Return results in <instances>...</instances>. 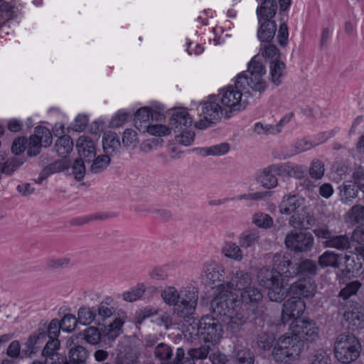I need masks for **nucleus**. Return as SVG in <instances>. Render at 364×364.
I'll list each match as a JSON object with an SVG mask.
<instances>
[{"instance_id":"1","label":"nucleus","mask_w":364,"mask_h":364,"mask_svg":"<svg viewBox=\"0 0 364 364\" xmlns=\"http://www.w3.org/2000/svg\"><path fill=\"white\" fill-rule=\"evenodd\" d=\"M305 348V342L291 333L279 336L274 343L271 355L275 362L289 364L296 360Z\"/></svg>"},{"instance_id":"2","label":"nucleus","mask_w":364,"mask_h":364,"mask_svg":"<svg viewBox=\"0 0 364 364\" xmlns=\"http://www.w3.org/2000/svg\"><path fill=\"white\" fill-rule=\"evenodd\" d=\"M265 73V67L256 60L255 56L250 62L247 70L237 75V85L245 90L251 88L253 91L261 93L266 89V82L263 79Z\"/></svg>"},{"instance_id":"3","label":"nucleus","mask_w":364,"mask_h":364,"mask_svg":"<svg viewBox=\"0 0 364 364\" xmlns=\"http://www.w3.org/2000/svg\"><path fill=\"white\" fill-rule=\"evenodd\" d=\"M361 344L357 337L349 333L339 334L334 343L336 359L345 364L355 361L360 355Z\"/></svg>"},{"instance_id":"4","label":"nucleus","mask_w":364,"mask_h":364,"mask_svg":"<svg viewBox=\"0 0 364 364\" xmlns=\"http://www.w3.org/2000/svg\"><path fill=\"white\" fill-rule=\"evenodd\" d=\"M257 280L260 285L269 289L267 295L271 301L280 302L287 296V290L277 270L263 267L257 274Z\"/></svg>"},{"instance_id":"5","label":"nucleus","mask_w":364,"mask_h":364,"mask_svg":"<svg viewBox=\"0 0 364 364\" xmlns=\"http://www.w3.org/2000/svg\"><path fill=\"white\" fill-rule=\"evenodd\" d=\"M240 301L237 296L227 289H220L218 285L215 291V296L211 301L210 306L213 313L219 316H226L240 310Z\"/></svg>"},{"instance_id":"6","label":"nucleus","mask_w":364,"mask_h":364,"mask_svg":"<svg viewBox=\"0 0 364 364\" xmlns=\"http://www.w3.org/2000/svg\"><path fill=\"white\" fill-rule=\"evenodd\" d=\"M250 95L249 90L238 87L237 80L233 85H228L221 90L220 102L230 112H240L246 108Z\"/></svg>"},{"instance_id":"7","label":"nucleus","mask_w":364,"mask_h":364,"mask_svg":"<svg viewBox=\"0 0 364 364\" xmlns=\"http://www.w3.org/2000/svg\"><path fill=\"white\" fill-rule=\"evenodd\" d=\"M196 326V329L193 326V331L191 334L199 336L207 343H216L222 337V326L216 318L209 316H204Z\"/></svg>"},{"instance_id":"8","label":"nucleus","mask_w":364,"mask_h":364,"mask_svg":"<svg viewBox=\"0 0 364 364\" xmlns=\"http://www.w3.org/2000/svg\"><path fill=\"white\" fill-rule=\"evenodd\" d=\"M198 293L193 286L182 287L180 290V299L174 313L181 317L189 316L196 311L198 304Z\"/></svg>"},{"instance_id":"9","label":"nucleus","mask_w":364,"mask_h":364,"mask_svg":"<svg viewBox=\"0 0 364 364\" xmlns=\"http://www.w3.org/2000/svg\"><path fill=\"white\" fill-rule=\"evenodd\" d=\"M227 280L220 284V289H227L232 290H237L240 293L252 284L253 279L252 274L245 269L235 267L227 276Z\"/></svg>"},{"instance_id":"10","label":"nucleus","mask_w":364,"mask_h":364,"mask_svg":"<svg viewBox=\"0 0 364 364\" xmlns=\"http://www.w3.org/2000/svg\"><path fill=\"white\" fill-rule=\"evenodd\" d=\"M291 333L304 341L314 342L319 337V329L316 323L309 318H299L290 324Z\"/></svg>"},{"instance_id":"11","label":"nucleus","mask_w":364,"mask_h":364,"mask_svg":"<svg viewBox=\"0 0 364 364\" xmlns=\"http://www.w3.org/2000/svg\"><path fill=\"white\" fill-rule=\"evenodd\" d=\"M284 243L289 250L294 252H306L313 247L314 237L309 232H291L286 235Z\"/></svg>"},{"instance_id":"12","label":"nucleus","mask_w":364,"mask_h":364,"mask_svg":"<svg viewBox=\"0 0 364 364\" xmlns=\"http://www.w3.org/2000/svg\"><path fill=\"white\" fill-rule=\"evenodd\" d=\"M306 309L305 302L299 296H292L283 304L282 312V323L285 325L290 320L300 318Z\"/></svg>"},{"instance_id":"13","label":"nucleus","mask_w":364,"mask_h":364,"mask_svg":"<svg viewBox=\"0 0 364 364\" xmlns=\"http://www.w3.org/2000/svg\"><path fill=\"white\" fill-rule=\"evenodd\" d=\"M344 326L349 331L364 328V308L358 303L353 304L343 313Z\"/></svg>"},{"instance_id":"14","label":"nucleus","mask_w":364,"mask_h":364,"mask_svg":"<svg viewBox=\"0 0 364 364\" xmlns=\"http://www.w3.org/2000/svg\"><path fill=\"white\" fill-rule=\"evenodd\" d=\"M117 351L115 364H136L139 350L129 340L121 341L118 345Z\"/></svg>"},{"instance_id":"15","label":"nucleus","mask_w":364,"mask_h":364,"mask_svg":"<svg viewBox=\"0 0 364 364\" xmlns=\"http://www.w3.org/2000/svg\"><path fill=\"white\" fill-rule=\"evenodd\" d=\"M202 113L204 120L196 123V126L198 129H204L208 127L209 124L215 123L219 120L223 115V109L218 103L206 102L203 105Z\"/></svg>"},{"instance_id":"16","label":"nucleus","mask_w":364,"mask_h":364,"mask_svg":"<svg viewBox=\"0 0 364 364\" xmlns=\"http://www.w3.org/2000/svg\"><path fill=\"white\" fill-rule=\"evenodd\" d=\"M183 355H185L184 350L178 348L176 356L173 357L171 347L164 343L158 344L154 349V356L161 364H176Z\"/></svg>"},{"instance_id":"17","label":"nucleus","mask_w":364,"mask_h":364,"mask_svg":"<svg viewBox=\"0 0 364 364\" xmlns=\"http://www.w3.org/2000/svg\"><path fill=\"white\" fill-rule=\"evenodd\" d=\"M343 261L346 264V269L348 272H353L351 264L349 262H354L353 258L350 255H343L335 253L333 251H326L318 257V263L322 267H339L340 263Z\"/></svg>"},{"instance_id":"18","label":"nucleus","mask_w":364,"mask_h":364,"mask_svg":"<svg viewBox=\"0 0 364 364\" xmlns=\"http://www.w3.org/2000/svg\"><path fill=\"white\" fill-rule=\"evenodd\" d=\"M173 111L169 126L175 132L182 131L191 126L192 118L185 108H174Z\"/></svg>"},{"instance_id":"19","label":"nucleus","mask_w":364,"mask_h":364,"mask_svg":"<svg viewBox=\"0 0 364 364\" xmlns=\"http://www.w3.org/2000/svg\"><path fill=\"white\" fill-rule=\"evenodd\" d=\"M273 264L277 267V272H279L281 276L285 277H293L297 275V269L296 264L291 262V255L284 254L283 255L276 254L272 259Z\"/></svg>"},{"instance_id":"20","label":"nucleus","mask_w":364,"mask_h":364,"mask_svg":"<svg viewBox=\"0 0 364 364\" xmlns=\"http://www.w3.org/2000/svg\"><path fill=\"white\" fill-rule=\"evenodd\" d=\"M304 203V199L297 195H289L283 197L279 206L282 214L290 215L292 213L300 211L299 209Z\"/></svg>"},{"instance_id":"21","label":"nucleus","mask_w":364,"mask_h":364,"mask_svg":"<svg viewBox=\"0 0 364 364\" xmlns=\"http://www.w3.org/2000/svg\"><path fill=\"white\" fill-rule=\"evenodd\" d=\"M316 290V284L310 279H299L291 284L289 291L294 294L309 298L314 295Z\"/></svg>"},{"instance_id":"22","label":"nucleus","mask_w":364,"mask_h":364,"mask_svg":"<svg viewBox=\"0 0 364 364\" xmlns=\"http://www.w3.org/2000/svg\"><path fill=\"white\" fill-rule=\"evenodd\" d=\"M206 283L213 284L216 282H225V268L218 263H210L205 266L203 269Z\"/></svg>"},{"instance_id":"23","label":"nucleus","mask_w":364,"mask_h":364,"mask_svg":"<svg viewBox=\"0 0 364 364\" xmlns=\"http://www.w3.org/2000/svg\"><path fill=\"white\" fill-rule=\"evenodd\" d=\"M77 149L80 157L90 161L95 156V146L94 141L88 136H81L77 141Z\"/></svg>"},{"instance_id":"24","label":"nucleus","mask_w":364,"mask_h":364,"mask_svg":"<svg viewBox=\"0 0 364 364\" xmlns=\"http://www.w3.org/2000/svg\"><path fill=\"white\" fill-rule=\"evenodd\" d=\"M102 146L105 153L109 156L119 152L121 149V142L118 135L112 132L105 133Z\"/></svg>"},{"instance_id":"25","label":"nucleus","mask_w":364,"mask_h":364,"mask_svg":"<svg viewBox=\"0 0 364 364\" xmlns=\"http://www.w3.org/2000/svg\"><path fill=\"white\" fill-rule=\"evenodd\" d=\"M61 329V325L60 321L57 318L51 320L49 325L46 328V331L44 330H39V333L37 336L31 337L30 343H33V339H36V342L40 340L44 339L46 336L49 339H58Z\"/></svg>"},{"instance_id":"26","label":"nucleus","mask_w":364,"mask_h":364,"mask_svg":"<svg viewBox=\"0 0 364 364\" xmlns=\"http://www.w3.org/2000/svg\"><path fill=\"white\" fill-rule=\"evenodd\" d=\"M255 179L262 187L267 189L273 188L278 183L277 177L269 166L260 170L257 173Z\"/></svg>"},{"instance_id":"27","label":"nucleus","mask_w":364,"mask_h":364,"mask_svg":"<svg viewBox=\"0 0 364 364\" xmlns=\"http://www.w3.org/2000/svg\"><path fill=\"white\" fill-rule=\"evenodd\" d=\"M70 165V162L66 159H63L58 161H56L46 167H45L40 173V176L36 181L38 183H41L44 179H46L50 174L60 172L68 168H69Z\"/></svg>"},{"instance_id":"28","label":"nucleus","mask_w":364,"mask_h":364,"mask_svg":"<svg viewBox=\"0 0 364 364\" xmlns=\"http://www.w3.org/2000/svg\"><path fill=\"white\" fill-rule=\"evenodd\" d=\"M260 26L257 32L258 38L262 42H269L274 38L277 24L274 21L267 20L259 22Z\"/></svg>"},{"instance_id":"29","label":"nucleus","mask_w":364,"mask_h":364,"mask_svg":"<svg viewBox=\"0 0 364 364\" xmlns=\"http://www.w3.org/2000/svg\"><path fill=\"white\" fill-rule=\"evenodd\" d=\"M150 119H151V109L146 107L139 109L134 114V126L139 131L144 132L150 126Z\"/></svg>"},{"instance_id":"30","label":"nucleus","mask_w":364,"mask_h":364,"mask_svg":"<svg viewBox=\"0 0 364 364\" xmlns=\"http://www.w3.org/2000/svg\"><path fill=\"white\" fill-rule=\"evenodd\" d=\"M260 239L259 232L256 229L244 231L238 238V243L242 248H250L259 243Z\"/></svg>"},{"instance_id":"31","label":"nucleus","mask_w":364,"mask_h":364,"mask_svg":"<svg viewBox=\"0 0 364 364\" xmlns=\"http://www.w3.org/2000/svg\"><path fill=\"white\" fill-rule=\"evenodd\" d=\"M89 352L82 346H75L69 351V360L64 361L65 364H85Z\"/></svg>"},{"instance_id":"32","label":"nucleus","mask_w":364,"mask_h":364,"mask_svg":"<svg viewBox=\"0 0 364 364\" xmlns=\"http://www.w3.org/2000/svg\"><path fill=\"white\" fill-rule=\"evenodd\" d=\"M263 294L259 289L250 285L240 293V302L245 304H255L262 300Z\"/></svg>"},{"instance_id":"33","label":"nucleus","mask_w":364,"mask_h":364,"mask_svg":"<svg viewBox=\"0 0 364 364\" xmlns=\"http://www.w3.org/2000/svg\"><path fill=\"white\" fill-rule=\"evenodd\" d=\"M225 317L228 319L226 321L227 330L232 333L239 332L247 321V317L240 312V310Z\"/></svg>"},{"instance_id":"34","label":"nucleus","mask_w":364,"mask_h":364,"mask_svg":"<svg viewBox=\"0 0 364 364\" xmlns=\"http://www.w3.org/2000/svg\"><path fill=\"white\" fill-rule=\"evenodd\" d=\"M97 326H105L107 318L111 317L115 309L107 302H101L95 309Z\"/></svg>"},{"instance_id":"35","label":"nucleus","mask_w":364,"mask_h":364,"mask_svg":"<svg viewBox=\"0 0 364 364\" xmlns=\"http://www.w3.org/2000/svg\"><path fill=\"white\" fill-rule=\"evenodd\" d=\"M124 321L119 317L115 318L112 322L108 325L105 323L104 329L105 336L109 340H114L121 333H122V327Z\"/></svg>"},{"instance_id":"36","label":"nucleus","mask_w":364,"mask_h":364,"mask_svg":"<svg viewBox=\"0 0 364 364\" xmlns=\"http://www.w3.org/2000/svg\"><path fill=\"white\" fill-rule=\"evenodd\" d=\"M304 210L292 213L289 220V225L295 229L307 228L312 220L309 216H305Z\"/></svg>"},{"instance_id":"37","label":"nucleus","mask_w":364,"mask_h":364,"mask_svg":"<svg viewBox=\"0 0 364 364\" xmlns=\"http://www.w3.org/2000/svg\"><path fill=\"white\" fill-rule=\"evenodd\" d=\"M222 253L225 257L240 262L243 259V252L240 245L232 242H226L222 248Z\"/></svg>"},{"instance_id":"38","label":"nucleus","mask_w":364,"mask_h":364,"mask_svg":"<svg viewBox=\"0 0 364 364\" xmlns=\"http://www.w3.org/2000/svg\"><path fill=\"white\" fill-rule=\"evenodd\" d=\"M73 142L68 135H63L59 137L55 144L57 154L63 159L73 150Z\"/></svg>"},{"instance_id":"39","label":"nucleus","mask_w":364,"mask_h":364,"mask_svg":"<svg viewBox=\"0 0 364 364\" xmlns=\"http://www.w3.org/2000/svg\"><path fill=\"white\" fill-rule=\"evenodd\" d=\"M314 146V145L312 144V142L309 140L305 139H299L294 142L291 150L287 151V153L283 155L282 159H286L294 155L308 151L313 148ZM280 159H282V157H280Z\"/></svg>"},{"instance_id":"40","label":"nucleus","mask_w":364,"mask_h":364,"mask_svg":"<svg viewBox=\"0 0 364 364\" xmlns=\"http://www.w3.org/2000/svg\"><path fill=\"white\" fill-rule=\"evenodd\" d=\"M78 322L82 325L87 326L92 323L97 325L95 309L87 306H82L77 312Z\"/></svg>"},{"instance_id":"41","label":"nucleus","mask_w":364,"mask_h":364,"mask_svg":"<svg viewBox=\"0 0 364 364\" xmlns=\"http://www.w3.org/2000/svg\"><path fill=\"white\" fill-rule=\"evenodd\" d=\"M285 64L281 60H272L270 65V74L272 82L276 85L282 83V77L284 76Z\"/></svg>"},{"instance_id":"42","label":"nucleus","mask_w":364,"mask_h":364,"mask_svg":"<svg viewBox=\"0 0 364 364\" xmlns=\"http://www.w3.org/2000/svg\"><path fill=\"white\" fill-rule=\"evenodd\" d=\"M277 339L273 333L263 331L257 337V346L264 351L272 350Z\"/></svg>"},{"instance_id":"43","label":"nucleus","mask_w":364,"mask_h":364,"mask_svg":"<svg viewBox=\"0 0 364 364\" xmlns=\"http://www.w3.org/2000/svg\"><path fill=\"white\" fill-rule=\"evenodd\" d=\"M326 247L336 248L338 250H346L350 247V240L346 235H335L333 234L331 238L323 242Z\"/></svg>"},{"instance_id":"44","label":"nucleus","mask_w":364,"mask_h":364,"mask_svg":"<svg viewBox=\"0 0 364 364\" xmlns=\"http://www.w3.org/2000/svg\"><path fill=\"white\" fill-rule=\"evenodd\" d=\"M161 296L166 304L177 307L180 299V291H178L174 287H166L161 291Z\"/></svg>"},{"instance_id":"45","label":"nucleus","mask_w":364,"mask_h":364,"mask_svg":"<svg viewBox=\"0 0 364 364\" xmlns=\"http://www.w3.org/2000/svg\"><path fill=\"white\" fill-rule=\"evenodd\" d=\"M357 194L358 188H356L355 183L350 181L344 183L341 186V200L345 203H347L348 202L350 201L353 198H356Z\"/></svg>"},{"instance_id":"46","label":"nucleus","mask_w":364,"mask_h":364,"mask_svg":"<svg viewBox=\"0 0 364 364\" xmlns=\"http://www.w3.org/2000/svg\"><path fill=\"white\" fill-rule=\"evenodd\" d=\"M296 268L297 269V274L301 273L314 276L318 272L316 262L309 259H306L299 264L296 263Z\"/></svg>"},{"instance_id":"47","label":"nucleus","mask_w":364,"mask_h":364,"mask_svg":"<svg viewBox=\"0 0 364 364\" xmlns=\"http://www.w3.org/2000/svg\"><path fill=\"white\" fill-rule=\"evenodd\" d=\"M23 163V160L13 157L9 159L3 164L0 163V168L1 169L2 173L9 176L16 171Z\"/></svg>"},{"instance_id":"48","label":"nucleus","mask_w":364,"mask_h":364,"mask_svg":"<svg viewBox=\"0 0 364 364\" xmlns=\"http://www.w3.org/2000/svg\"><path fill=\"white\" fill-rule=\"evenodd\" d=\"M146 291L144 284H139L128 291H125L122 294V298L128 302H133L141 299Z\"/></svg>"},{"instance_id":"49","label":"nucleus","mask_w":364,"mask_h":364,"mask_svg":"<svg viewBox=\"0 0 364 364\" xmlns=\"http://www.w3.org/2000/svg\"><path fill=\"white\" fill-rule=\"evenodd\" d=\"M16 17V9L7 2L0 1V18L3 24Z\"/></svg>"},{"instance_id":"50","label":"nucleus","mask_w":364,"mask_h":364,"mask_svg":"<svg viewBox=\"0 0 364 364\" xmlns=\"http://www.w3.org/2000/svg\"><path fill=\"white\" fill-rule=\"evenodd\" d=\"M230 151V144L226 142L203 149V154L205 156H222Z\"/></svg>"},{"instance_id":"51","label":"nucleus","mask_w":364,"mask_h":364,"mask_svg":"<svg viewBox=\"0 0 364 364\" xmlns=\"http://www.w3.org/2000/svg\"><path fill=\"white\" fill-rule=\"evenodd\" d=\"M284 122L281 119L279 123L276 126L270 124H263L261 122H257L255 124L254 131L258 134H275L281 132V124Z\"/></svg>"},{"instance_id":"52","label":"nucleus","mask_w":364,"mask_h":364,"mask_svg":"<svg viewBox=\"0 0 364 364\" xmlns=\"http://www.w3.org/2000/svg\"><path fill=\"white\" fill-rule=\"evenodd\" d=\"M252 223L259 228L267 229L272 226L273 220L267 213H257L252 217Z\"/></svg>"},{"instance_id":"53","label":"nucleus","mask_w":364,"mask_h":364,"mask_svg":"<svg viewBox=\"0 0 364 364\" xmlns=\"http://www.w3.org/2000/svg\"><path fill=\"white\" fill-rule=\"evenodd\" d=\"M34 134L38 138L40 143L43 146H49L53 141L52 134L50 130L44 127H37L35 128Z\"/></svg>"},{"instance_id":"54","label":"nucleus","mask_w":364,"mask_h":364,"mask_svg":"<svg viewBox=\"0 0 364 364\" xmlns=\"http://www.w3.org/2000/svg\"><path fill=\"white\" fill-rule=\"evenodd\" d=\"M210 350L209 343L198 347L190 348L188 350V355L193 360H203L207 358Z\"/></svg>"},{"instance_id":"55","label":"nucleus","mask_w":364,"mask_h":364,"mask_svg":"<svg viewBox=\"0 0 364 364\" xmlns=\"http://www.w3.org/2000/svg\"><path fill=\"white\" fill-rule=\"evenodd\" d=\"M110 163L109 156L107 154L97 156L90 167L92 173H98L104 171Z\"/></svg>"},{"instance_id":"56","label":"nucleus","mask_w":364,"mask_h":364,"mask_svg":"<svg viewBox=\"0 0 364 364\" xmlns=\"http://www.w3.org/2000/svg\"><path fill=\"white\" fill-rule=\"evenodd\" d=\"M83 338L91 345H96L101 340V333L99 329L94 326H90L84 330Z\"/></svg>"},{"instance_id":"57","label":"nucleus","mask_w":364,"mask_h":364,"mask_svg":"<svg viewBox=\"0 0 364 364\" xmlns=\"http://www.w3.org/2000/svg\"><path fill=\"white\" fill-rule=\"evenodd\" d=\"M70 263V258L68 257H51L46 262V267L48 269L53 270L67 267Z\"/></svg>"},{"instance_id":"58","label":"nucleus","mask_w":364,"mask_h":364,"mask_svg":"<svg viewBox=\"0 0 364 364\" xmlns=\"http://www.w3.org/2000/svg\"><path fill=\"white\" fill-rule=\"evenodd\" d=\"M349 221L351 223L357 224L364 222V206L356 205L351 208L348 213Z\"/></svg>"},{"instance_id":"59","label":"nucleus","mask_w":364,"mask_h":364,"mask_svg":"<svg viewBox=\"0 0 364 364\" xmlns=\"http://www.w3.org/2000/svg\"><path fill=\"white\" fill-rule=\"evenodd\" d=\"M122 143L128 149L135 148L138 143L136 132L131 129H127L123 132Z\"/></svg>"},{"instance_id":"60","label":"nucleus","mask_w":364,"mask_h":364,"mask_svg":"<svg viewBox=\"0 0 364 364\" xmlns=\"http://www.w3.org/2000/svg\"><path fill=\"white\" fill-rule=\"evenodd\" d=\"M60 346V341L58 339H49L47 341L43 351L42 354L44 357L50 358L53 360L54 356L57 355L56 350L58 349Z\"/></svg>"},{"instance_id":"61","label":"nucleus","mask_w":364,"mask_h":364,"mask_svg":"<svg viewBox=\"0 0 364 364\" xmlns=\"http://www.w3.org/2000/svg\"><path fill=\"white\" fill-rule=\"evenodd\" d=\"M361 284L358 281H353L346 284V286L340 291L339 296L344 300L348 299L351 296L355 295L360 288Z\"/></svg>"},{"instance_id":"62","label":"nucleus","mask_w":364,"mask_h":364,"mask_svg":"<svg viewBox=\"0 0 364 364\" xmlns=\"http://www.w3.org/2000/svg\"><path fill=\"white\" fill-rule=\"evenodd\" d=\"M237 364H253L254 355L250 349L238 350L235 355Z\"/></svg>"},{"instance_id":"63","label":"nucleus","mask_w":364,"mask_h":364,"mask_svg":"<svg viewBox=\"0 0 364 364\" xmlns=\"http://www.w3.org/2000/svg\"><path fill=\"white\" fill-rule=\"evenodd\" d=\"M42 146L43 144L40 143L38 138L33 134L29 138L27 154L31 157L37 156L40 153Z\"/></svg>"},{"instance_id":"64","label":"nucleus","mask_w":364,"mask_h":364,"mask_svg":"<svg viewBox=\"0 0 364 364\" xmlns=\"http://www.w3.org/2000/svg\"><path fill=\"white\" fill-rule=\"evenodd\" d=\"M329 361V355L323 349L317 350L311 357V364H328Z\"/></svg>"}]
</instances>
